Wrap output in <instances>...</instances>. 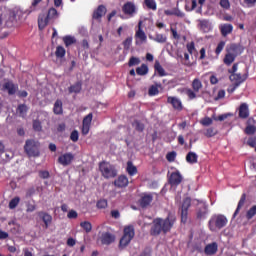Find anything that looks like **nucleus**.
Here are the masks:
<instances>
[{
	"mask_svg": "<svg viewBox=\"0 0 256 256\" xmlns=\"http://www.w3.org/2000/svg\"><path fill=\"white\" fill-rule=\"evenodd\" d=\"M176 223V216L172 213H169L165 219L163 218H155L152 222V226L150 229L151 236H159L161 233L166 235L171 231Z\"/></svg>",
	"mask_w": 256,
	"mask_h": 256,
	"instance_id": "f257e3e1",
	"label": "nucleus"
},
{
	"mask_svg": "<svg viewBox=\"0 0 256 256\" xmlns=\"http://www.w3.org/2000/svg\"><path fill=\"white\" fill-rule=\"evenodd\" d=\"M59 18V12L56 8L48 9V14L38 16V29L44 30L49 24H53Z\"/></svg>",
	"mask_w": 256,
	"mask_h": 256,
	"instance_id": "f03ea898",
	"label": "nucleus"
},
{
	"mask_svg": "<svg viewBox=\"0 0 256 256\" xmlns=\"http://www.w3.org/2000/svg\"><path fill=\"white\" fill-rule=\"evenodd\" d=\"M133 238H135V227H133V225L125 226L123 230V235L119 241V249L124 250L125 248H127Z\"/></svg>",
	"mask_w": 256,
	"mask_h": 256,
	"instance_id": "7ed1b4c3",
	"label": "nucleus"
},
{
	"mask_svg": "<svg viewBox=\"0 0 256 256\" xmlns=\"http://www.w3.org/2000/svg\"><path fill=\"white\" fill-rule=\"evenodd\" d=\"M228 224V219L223 214H215L211 217L209 221V229L212 232H215L216 230H222L225 228Z\"/></svg>",
	"mask_w": 256,
	"mask_h": 256,
	"instance_id": "20e7f679",
	"label": "nucleus"
},
{
	"mask_svg": "<svg viewBox=\"0 0 256 256\" xmlns=\"http://www.w3.org/2000/svg\"><path fill=\"white\" fill-rule=\"evenodd\" d=\"M99 171L104 179H114L118 175L115 166L106 161L99 163Z\"/></svg>",
	"mask_w": 256,
	"mask_h": 256,
	"instance_id": "39448f33",
	"label": "nucleus"
},
{
	"mask_svg": "<svg viewBox=\"0 0 256 256\" xmlns=\"http://www.w3.org/2000/svg\"><path fill=\"white\" fill-rule=\"evenodd\" d=\"M24 150L29 157H39L40 143L33 139H29L25 143Z\"/></svg>",
	"mask_w": 256,
	"mask_h": 256,
	"instance_id": "423d86ee",
	"label": "nucleus"
},
{
	"mask_svg": "<svg viewBox=\"0 0 256 256\" xmlns=\"http://www.w3.org/2000/svg\"><path fill=\"white\" fill-rule=\"evenodd\" d=\"M191 207V198L186 197L183 200L182 206H181V222L186 223L188 219V210Z\"/></svg>",
	"mask_w": 256,
	"mask_h": 256,
	"instance_id": "0eeeda50",
	"label": "nucleus"
},
{
	"mask_svg": "<svg viewBox=\"0 0 256 256\" xmlns=\"http://www.w3.org/2000/svg\"><path fill=\"white\" fill-rule=\"evenodd\" d=\"M122 12L124 15L133 18L137 13V6L135 3L128 1L122 6Z\"/></svg>",
	"mask_w": 256,
	"mask_h": 256,
	"instance_id": "6e6552de",
	"label": "nucleus"
},
{
	"mask_svg": "<svg viewBox=\"0 0 256 256\" xmlns=\"http://www.w3.org/2000/svg\"><path fill=\"white\" fill-rule=\"evenodd\" d=\"M183 177L181 173L177 170L172 172L168 178V183L171 185L172 188H177L180 183H182Z\"/></svg>",
	"mask_w": 256,
	"mask_h": 256,
	"instance_id": "1a4fd4ad",
	"label": "nucleus"
},
{
	"mask_svg": "<svg viewBox=\"0 0 256 256\" xmlns=\"http://www.w3.org/2000/svg\"><path fill=\"white\" fill-rule=\"evenodd\" d=\"M244 52V48L241 44L232 43L226 47V53H229L236 58Z\"/></svg>",
	"mask_w": 256,
	"mask_h": 256,
	"instance_id": "9d476101",
	"label": "nucleus"
},
{
	"mask_svg": "<svg viewBox=\"0 0 256 256\" xmlns=\"http://www.w3.org/2000/svg\"><path fill=\"white\" fill-rule=\"evenodd\" d=\"M247 79H248V72H245L244 74H241V73L230 74V81L234 82L235 87H239Z\"/></svg>",
	"mask_w": 256,
	"mask_h": 256,
	"instance_id": "9b49d317",
	"label": "nucleus"
},
{
	"mask_svg": "<svg viewBox=\"0 0 256 256\" xmlns=\"http://www.w3.org/2000/svg\"><path fill=\"white\" fill-rule=\"evenodd\" d=\"M100 241L101 244L109 246L116 241V235L111 232H103Z\"/></svg>",
	"mask_w": 256,
	"mask_h": 256,
	"instance_id": "f8f14e48",
	"label": "nucleus"
},
{
	"mask_svg": "<svg viewBox=\"0 0 256 256\" xmlns=\"http://www.w3.org/2000/svg\"><path fill=\"white\" fill-rule=\"evenodd\" d=\"M38 218L44 222V229H48L53 222L52 215L44 211L38 212Z\"/></svg>",
	"mask_w": 256,
	"mask_h": 256,
	"instance_id": "ddd939ff",
	"label": "nucleus"
},
{
	"mask_svg": "<svg viewBox=\"0 0 256 256\" xmlns=\"http://www.w3.org/2000/svg\"><path fill=\"white\" fill-rule=\"evenodd\" d=\"M74 158L75 156L72 153H65L63 155H60L57 161L62 166H68L73 162Z\"/></svg>",
	"mask_w": 256,
	"mask_h": 256,
	"instance_id": "4468645a",
	"label": "nucleus"
},
{
	"mask_svg": "<svg viewBox=\"0 0 256 256\" xmlns=\"http://www.w3.org/2000/svg\"><path fill=\"white\" fill-rule=\"evenodd\" d=\"M208 215V205L206 203H200L197 208V219L205 220Z\"/></svg>",
	"mask_w": 256,
	"mask_h": 256,
	"instance_id": "2eb2a0df",
	"label": "nucleus"
},
{
	"mask_svg": "<svg viewBox=\"0 0 256 256\" xmlns=\"http://www.w3.org/2000/svg\"><path fill=\"white\" fill-rule=\"evenodd\" d=\"M167 103L171 104L173 109L179 112H181L184 108L181 100L176 97H168Z\"/></svg>",
	"mask_w": 256,
	"mask_h": 256,
	"instance_id": "dca6fc26",
	"label": "nucleus"
},
{
	"mask_svg": "<svg viewBox=\"0 0 256 256\" xmlns=\"http://www.w3.org/2000/svg\"><path fill=\"white\" fill-rule=\"evenodd\" d=\"M250 116L249 106L246 103H243L239 106L238 117L241 119H247Z\"/></svg>",
	"mask_w": 256,
	"mask_h": 256,
	"instance_id": "f3484780",
	"label": "nucleus"
},
{
	"mask_svg": "<svg viewBox=\"0 0 256 256\" xmlns=\"http://www.w3.org/2000/svg\"><path fill=\"white\" fill-rule=\"evenodd\" d=\"M114 185L119 189L127 188V185H129V179L127 176L121 175L114 181Z\"/></svg>",
	"mask_w": 256,
	"mask_h": 256,
	"instance_id": "a211bd4d",
	"label": "nucleus"
},
{
	"mask_svg": "<svg viewBox=\"0 0 256 256\" xmlns=\"http://www.w3.org/2000/svg\"><path fill=\"white\" fill-rule=\"evenodd\" d=\"M107 13V8L104 5H99L97 9L93 12V19L100 20L102 19Z\"/></svg>",
	"mask_w": 256,
	"mask_h": 256,
	"instance_id": "6ab92c4d",
	"label": "nucleus"
},
{
	"mask_svg": "<svg viewBox=\"0 0 256 256\" xmlns=\"http://www.w3.org/2000/svg\"><path fill=\"white\" fill-rule=\"evenodd\" d=\"M204 252L208 256H213L218 252V244L217 242H212L206 245Z\"/></svg>",
	"mask_w": 256,
	"mask_h": 256,
	"instance_id": "aec40b11",
	"label": "nucleus"
},
{
	"mask_svg": "<svg viewBox=\"0 0 256 256\" xmlns=\"http://www.w3.org/2000/svg\"><path fill=\"white\" fill-rule=\"evenodd\" d=\"M153 201L152 194H143V196L140 198V207L141 208H147Z\"/></svg>",
	"mask_w": 256,
	"mask_h": 256,
	"instance_id": "412c9836",
	"label": "nucleus"
},
{
	"mask_svg": "<svg viewBox=\"0 0 256 256\" xmlns=\"http://www.w3.org/2000/svg\"><path fill=\"white\" fill-rule=\"evenodd\" d=\"M233 33V25L229 23H224L220 26V34L222 37H227L228 35Z\"/></svg>",
	"mask_w": 256,
	"mask_h": 256,
	"instance_id": "4be33fe9",
	"label": "nucleus"
},
{
	"mask_svg": "<svg viewBox=\"0 0 256 256\" xmlns=\"http://www.w3.org/2000/svg\"><path fill=\"white\" fill-rule=\"evenodd\" d=\"M246 202V194L243 193L238 201L237 207L234 211V215L233 218L235 219L237 217V215L240 213V210L244 207Z\"/></svg>",
	"mask_w": 256,
	"mask_h": 256,
	"instance_id": "5701e85b",
	"label": "nucleus"
},
{
	"mask_svg": "<svg viewBox=\"0 0 256 256\" xmlns=\"http://www.w3.org/2000/svg\"><path fill=\"white\" fill-rule=\"evenodd\" d=\"M136 40H139L141 43H145L147 41V36L144 33L143 29H141V22H139V28L135 33Z\"/></svg>",
	"mask_w": 256,
	"mask_h": 256,
	"instance_id": "b1692460",
	"label": "nucleus"
},
{
	"mask_svg": "<svg viewBox=\"0 0 256 256\" xmlns=\"http://www.w3.org/2000/svg\"><path fill=\"white\" fill-rule=\"evenodd\" d=\"M4 90L8 91L9 95H14L18 89V86L13 84V82H5L3 85Z\"/></svg>",
	"mask_w": 256,
	"mask_h": 256,
	"instance_id": "393cba45",
	"label": "nucleus"
},
{
	"mask_svg": "<svg viewBox=\"0 0 256 256\" xmlns=\"http://www.w3.org/2000/svg\"><path fill=\"white\" fill-rule=\"evenodd\" d=\"M53 113L55 115H62L63 114V102L61 100H56L53 105Z\"/></svg>",
	"mask_w": 256,
	"mask_h": 256,
	"instance_id": "a878e982",
	"label": "nucleus"
},
{
	"mask_svg": "<svg viewBox=\"0 0 256 256\" xmlns=\"http://www.w3.org/2000/svg\"><path fill=\"white\" fill-rule=\"evenodd\" d=\"M82 91V82H75V84H72L68 88L69 94L75 93L79 94Z\"/></svg>",
	"mask_w": 256,
	"mask_h": 256,
	"instance_id": "bb28decb",
	"label": "nucleus"
},
{
	"mask_svg": "<svg viewBox=\"0 0 256 256\" xmlns=\"http://www.w3.org/2000/svg\"><path fill=\"white\" fill-rule=\"evenodd\" d=\"M126 171L130 177H133L134 175H137V166L133 165V162L128 161Z\"/></svg>",
	"mask_w": 256,
	"mask_h": 256,
	"instance_id": "cd10ccee",
	"label": "nucleus"
},
{
	"mask_svg": "<svg viewBox=\"0 0 256 256\" xmlns=\"http://www.w3.org/2000/svg\"><path fill=\"white\" fill-rule=\"evenodd\" d=\"M148 72H149V68L145 63L141 64V66L136 68V74L138 76H145L148 74Z\"/></svg>",
	"mask_w": 256,
	"mask_h": 256,
	"instance_id": "c85d7f7f",
	"label": "nucleus"
},
{
	"mask_svg": "<svg viewBox=\"0 0 256 256\" xmlns=\"http://www.w3.org/2000/svg\"><path fill=\"white\" fill-rule=\"evenodd\" d=\"M256 216V205L251 206L245 214V218L247 221L252 220Z\"/></svg>",
	"mask_w": 256,
	"mask_h": 256,
	"instance_id": "c756f323",
	"label": "nucleus"
},
{
	"mask_svg": "<svg viewBox=\"0 0 256 256\" xmlns=\"http://www.w3.org/2000/svg\"><path fill=\"white\" fill-rule=\"evenodd\" d=\"M235 60H236L235 55H233L229 52H226V55H224V64L226 66H231Z\"/></svg>",
	"mask_w": 256,
	"mask_h": 256,
	"instance_id": "7c9ffc66",
	"label": "nucleus"
},
{
	"mask_svg": "<svg viewBox=\"0 0 256 256\" xmlns=\"http://www.w3.org/2000/svg\"><path fill=\"white\" fill-rule=\"evenodd\" d=\"M80 227L85 231V233L89 234L93 230L92 223L90 221H82L80 222Z\"/></svg>",
	"mask_w": 256,
	"mask_h": 256,
	"instance_id": "2f4dec72",
	"label": "nucleus"
},
{
	"mask_svg": "<svg viewBox=\"0 0 256 256\" xmlns=\"http://www.w3.org/2000/svg\"><path fill=\"white\" fill-rule=\"evenodd\" d=\"M186 161L190 164L198 162V155L195 152H189L186 156Z\"/></svg>",
	"mask_w": 256,
	"mask_h": 256,
	"instance_id": "473e14b6",
	"label": "nucleus"
},
{
	"mask_svg": "<svg viewBox=\"0 0 256 256\" xmlns=\"http://www.w3.org/2000/svg\"><path fill=\"white\" fill-rule=\"evenodd\" d=\"M203 88V84L199 78H195L192 82V89L198 93Z\"/></svg>",
	"mask_w": 256,
	"mask_h": 256,
	"instance_id": "72a5a7b5",
	"label": "nucleus"
},
{
	"mask_svg": "<svg viewBox=\"0 0 256 256\" xmlns=\"http://www.w3.org/2000/svg\"><path fill=\"white\" fill-rule=\"evenodd\" d=\"M154 69H155V72H157L160 77H164L166 75L164 68L161 66L158 60L155 61Z\"/></svg>",
	"mask_w": 256,
	"mask_h": 256,
	"instance_id": "f704fd0d",
	"label": "nucleus"
},
{
	"mask_svg": "<svg viewBox=\"0 0 256 256\" xmlns=\"http://www.w3.org/2000/svg\"><path fill=\"white\" fill-rule=\"evenodd\" d=\"M29 108L25 104H21L17 108V113L20 117L25 118Z\"/></svg>",
	"mask_w": 256,
	"mask_h": 256,
	"instance_id": "c9c22d12",
	"label": "nucleus"
},
{
	"mask_svg": "<svg viewBox=\"0 0 256 256\" xmlns=\"http://www.w3.org/2000/svg\"><path fill=\"white\" fill-rule=\"evenodd\" d=\"M66 55V49L63 46H57L55 50L56 58H64Z\"/></svg>",
	"mask_w": 256,
	"mask_h": 256,
	"instance_id": "e433bc0d",
	"label": "nucleus"
},
{
	"mask_svg": "<svg viewBox=\"0 0 256 256\" xmlns=\"http://www.w3.org/2000/svg\"><path fill=\"white\" fill-rule=\"evenodd\" d=\"M144 4L149 10H152V11L157 10V4L155 0H144Z\"/></svg>",
	"mask_w": 256,
	"mask_h": 256,
	"instance_id": "4c0bfd02",
	"label": "nucleus"
},
{
	"mask_svg": "<svg viewBox=\"0 0 256 256\" xmlns=\"http://www.w3.org/2000/svg\"><path fill=\"white\" fill-rule=\"evenodd\" d=\"M141 64V59L139 57L131 56L128 61V66L133 67Z\"/></svg>",
	"mask_w": 256,
	"mask_h": 256,
	"instance_id": "58836bf2",
	"label": "nucleus"
},
{
	"mask_svg": "<svg viewBox=\"0 0 256 256\" xmlns=\"http://www.w3.org/2000/svg\"><path fill=\"white\" fill-rule=\"evenodd\" d=\"M63 43H64V45H65L66 47H69V46L75 44V43H76V40H75V38L72 37V36H65V37H63Z\"/></svg>",
	"mask_w": 256,
	"mask_h": 256,
	"instance_id": "ea45409f",
	"label": "nucleus"
},
{
	"mask_svg": "<svg viewBox=\"0 0 256 256\" xmlns=\"http://www.w3.org/2000/svg\"><path fill=\"white\" fill-rule=\"evenodd\" d=\"M133 44V37H127L123 41V47L125 51H129L131 49V45Z\"/></svg>",
	"mask_w": 256,
	"mask_h": 256,
	"instance_id": "a19ab883",
	"label": "nucleus"
},
{
	"mask_svg": "<svg viewBox=\"0 0 256 256\" xmlns=\"http://www.w3.org/2000/svg\"><path fill=\"white\" fill-rule=\"evenodd\" d=\"M154 40L157 43L164 44L167 42V37L164 34H156Z\"/></svg>",
	"mask_w": 256,
	"mask_h": 256,
	"instance_id": "79ce46f5",
	"label": "nucleus"
},
{
	"mask_svg": "<svg viewBox=\"0 0 256 256\" xmlns=\"http://www.w3.org/2000/svg\"><path fill=\"white\" fill-rule=\"evenodd\" d=\"M93 120V114L89 113L86 117H84L82 121V125L91 126Z\"/></svg>",
	"mask_w": 256,
	"mask_h": 256,
	"instance_id": "37998d69",
	"label": "nucleus"
},
{
	"mask_svg": "<svg viewBox=\"0 0 256 256\" xmlns=\"http://www.w3.org/2000/svg\"><path fill=\"white\" fill-rule=\"evenodd\" d=\"M132 126L135 127V130L138 131V132H143L144 130V124L141 123L140 121L138 120H135L132 124Z\"/></svg>",
	"mask_w": 256,
	"mask_h": 256,
	"instance_id": "c03bdc74",
	"label": "nucleus"
},
{
	"mask_svg": "<svg viewBox=\"0 0 256 256\" xmlns=\"http://www.w3.org/2000/svg\"><path fill=\"white\" fill-rule=\"evenodd\" d=\"M225 45H226L225 41H220L218 43V46H216V50H215L216 56H219L221 54V52L225 48Z\"/></svg>",
	"mask_w": 256,
	"mask_h": 256,
	"instance_id": "a18cd8bd",
	"label": "nucleus"
},
{
	"mask_svg": "<svg viewBox=\"0 0 256 256\" xmlns=\"http://www.w3.org/2000/svg\"><path fill=\"white\" fill-rule=\"evenodd\" d=\"M96 206L98 209H106L108 207V201L106 199H101L97 201Z\"/></svg>",
	"mask_w": 256,
	"mask_h": 256,
	"instance_id": "49530a36",
	"label": "nucleus"
},
{
	"mask_svg": "<svg viewBox=\"0 0 256 256\" xmlns=\"http://www.w3.org/2000/svg\"><path fill=\"white\" fill-rule=\"evenodd\" d=\"M217 133H218L217 130L215 128L211 127V128H208L204 134L206 137L211 138V137L215 136Z\"/></svg>",
	"mask_w": 256,
	"mask_h": 256,
	"instance_id": "de8ad7c7",
	"label": "nucleus"
},
{
	"mask_svg": "<svg viewBox=\"0 0 256 256\" xmlns=\"http://www.w3.org/2000/svg\"><path fill=\"white\" fill-rule=\"evenodd\" d=\"M19 202H20V198H19V197L13 198V199L9 202V208H10L11 210L15 209V208L18 206Z\"/></svg>",
	"mask_w": 256,
	"mask_h": 256,
	"instance_id": "09e8293b",
	"label": "nucleus"
},
{
	"mask_svg": "<svg viewBox=\"0 0 256 256\" xmlns=\"http://www.w3.org/2000/svg\"><path fill=\"white\" fill-rule=\"evenodd\" d=\"M220 7L224 10H229L231 8V4L229 0H220Z\"/></svg>",
	"mask_w": 256,
	"mask_h": 256,
	"instance_id": "8fccbe9b",
	"label": "nucleus"
},
{
	"mask_svg": "<svg viewBox=\"0 0 256 256\" xmlns=\"http://www.w3.org/2000/svg\"><path fill=\"white\" fill-rule=\"evenodd\" d=\"M70 140L72 142H78L79 140V132L77 130H73L70 134Z\"/></svg>",
	"mask_w": 256,
	"mask_h": 256,
	"instance_id": "3c124183",
	"label": "nucleus"
},
{
	"mask_svg": "<svg viewBox=\"0 0 256 256\" xmlns=\"http://www.w3.org/2000/svg\"><path fill=\"white\" fill-rule=\"evenodd\" d=\"M173 16L178 18H184L185 14L179 8H173Z\"/></svg>",
	"mask_w": 256,
	"mask_h": 256,
	"instance_id": "603ef678",
	"label": "nucleus"
},
{
	"mask_svg": "<svg viewBox=\"0 0 256 256\" xmlns=\"http://www.w3.org/2000/svg\"><path fill=\"white\" fill-rule=\"evenodd\" d=\"M159 90L157 88V86H150L149 90H148V94L149 96H156L158 95Z\"/></svg>",
	"mask_w": 256,
	"mask_h": 256,
	"instance_id": "864d4df0",
	"label": "nucleus"
},
{
	"mask_svg": "<svg viewBox=\"0 0 256 256\" xmlns=\"http://www.w3.org/2000/svg\"><path fill=\"white\" fill-rule=\"evenodd\" d=\"M33 129H34V131H36V132L42 131L41 122L38 121V120H34V122H33Z\"/></svg>",
	"mask_w": 256,
	"mask_h": 256,
	"instance_id": "5fc2aeb1",
	"label": "nucleus"
},
{
	"mask_svg": "<svg viewBox=\"0 0 256 256\" xmlns=\"http://www.w3.org/2000/svg\"><path fill=\"white\" fill-rule=\"evenodd\" d=\"M196 93L197 92H194V90H191V88H188V90H186V94L190 100H194L197 97Z\"/></svg>",
	"mask_w": 256,
	"mask_h": 256,
	"instance_id": "6e6d98bb",
	"label": "nucleus"
},
{
	"mask_svg": "<svg viewBox=\"0 0 256 256\" xmlns=\"http://www.w3.org/2000/svg\"><path fill=\"white\" fill-rule=\"evenodd\" d=\"M255 132H256L255 126L249 125L245 128V134L247 135H253Z\"/></svg>",
	"mask_w": 256,
	"mask_h": 256,
	"instance_id": "4d7b16f0",
	"label": "nucleus"
},
{
	"mask_svg": "<svg viewBox=\"0 0 256 256\" xmlns=\"http://www.w3.org/2000/svg\"><path fill=\"white\" fill-rule=\"evenodd\" d=\"M38 175L40 179H49L50 177L49 171H46V170L38 172Z\"/></svg>",
	"mask_w": 256,
	"mask_h": 256,
	"instance_id": "13d9d810",
	"label": "nucleus"
},
{
	"mask_svg": "<svg viewBox=\"0 0 256 256\" xmlns=\"http://www.w3.org/2000/svg\"><path fill=\"white\" fill-rule=\"evenodd\" d=\"M67 218H68V219H77V218H78V213H77V211H75V210H70V211L67 213Z\"/></svg>",
	"mask_w": 256,
	"mask_h": 256,
	"instance_id": "bf43d9fd",
	"label": "nucleus"
},
{
	"mask_svg": "<svg viewBox=\"0 0 256 256\" xmlns=\"http://www.w3.org/2000/svg\"><path fill=\"white\" fill-rule=\"evenodd\" d=\"M176 152L175 151H172V152H169L167 155H166V159L169 161V162H173L176 158Z\"/></svg>",
	"mask_w": 256,
	"mask_h": 256,
	"instance_id": "052dcab7",
	"label": "nucleus"
},
{
	"mask_svg": "<svg viewBox=\"0 0 256 256\" xmlns=\"http://www.w3.org/2000/svg\"><path fill=\"white\" fill-rule=\"evenodd\" d=\"M187 50L191 55L194 53V51H196L195 44L193 41L187 44Z\"/></svg>",
	"mask_w": 256,
	"mask_h": 256,
	"instance_id": "680f3d73",
	"label": "nucleus"
},
{
	"mask_svg": "<svg viewBox=\"0 0 256 256\" xmlns=\"http://www.w3.org/2000/svg\"><path fill=\"white\" fill-rule=\"evenodd\" d=\"M203 126H210L213 123V120L209 117H205L203 120L200 122Z\"/></svg>",
	"mask_w": 256,
	"mask_h": 256,
	"instance_id": "e2e57ef3",
	"label": "nucleus"
},
{
	"mask_svg": "<svg viewBox=\"0 0 256 256\" xmlns=\"http://www.w3.org/2000/svg\"><path fill=\"white\" fill-rule=\"evenodd\" d=\"M247 145L252 148H256V137H251L247 140Z\"/></svg>",
	"mask_w": 256,
	"mask_h": 256,
	"instance_id": "0e129e2a",
	"label": "nucleus"
},
{
	"mask_svg": "<svg viewBox=\"0 0 256 256\" xmlns=\"http://www.w3.org/2000/svg\"><path fill=\"white\" fill-rule=\"evenodd\" d=\"M200 27L204 31L208 30L209 22L207 20L200 21Z\"/></svg>",
	"mask_w": 256,
	"mask_h": 256,
	"instance_id": "69168bd1",
	"label": "nucleus"
},
{
	"mask_svg": "<svg viewBox=\"0 0 256 256\" xmlns=\"http://www.w3.org/2000/svg\"><path fill=\"white\" fill-rule=\"evenodd\" d=\"M170 31L172 33L173 39H175V40H179L180 39V35L178 34L177 29L171 27Z\"/></svg>",
	"mask_w": 256,
	"mask_h": 256,
	"instance_id": "338daca9",
	"label": "nucleus"
},
{
	"mask_svg": "<svg viewBox=\"0 0 256 256\" xmlns=\"http://www.w3.org/2000/svg\"><path fill=\"white\" fill-rule=\"evenodd\" d=\"M140 256H151L150 248H146V249L140 254Z\"/></svg>",
	"mask_w": 256,
	"mask_h": 256,
	"instance_id": "774afa93",
	"label": "nucleus"
}]
</instances>
